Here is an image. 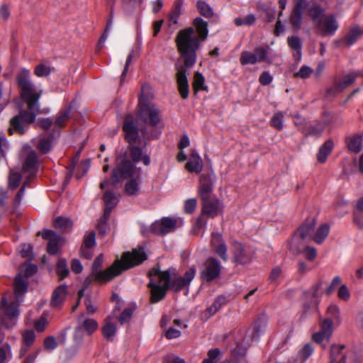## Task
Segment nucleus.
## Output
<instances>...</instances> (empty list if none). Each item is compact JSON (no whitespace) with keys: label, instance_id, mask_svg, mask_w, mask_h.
Masks as SVG:
<instances>
[{"label":"nucleus","instance_id":"obj_1","mask_svg":"<svg viewBox=\"0 0 363 363\" xmlns=\"http://www.w3.org/2000/svg\"><path fill=\"white\" fill-rule=\"evenodd\" d=\"M147 259L143 248H135L131 252H125L121 259H116L106 270L101 271L104 262L103 254L99 255L94 259L91 267V277L99 282L106 283L120 275L123 271L140 265Z\"/></svg>","mask_w":363,"mask_h":363},{"label":"nucleus","instance_id":"obj_2","mask_svg":"<svg viewBox=\"0 0 363 363\" xmlns=\"http://www.w3.org/2000/svg\"><path fill=\"white\" fill-rule=\"evenodd\" d=\"M16 81L21 98L28 107V110H22L18 115L24 123H32L36 118L35 112L40 109L39 99L43 90L35 86L31 80L30 72L26 68L21 69L16 74Z\"/></svg>","mask_w":363,"mask_h":363},{"label":"nucleus","instance_id":"obj_3","mask_svg":"<svg viewBox=\"0 0 363 363\" xmlns=\"http://www.w3.org/2000/svg\"><path fill=\"white\" fill-rule=\"evenodd\" d=\"M122 129L125 133L124 139L128 143L131 161L134 164L143 162L145 166H149L151 162L150 156L143 152V147L147 146V141L145 138L140 136L139 130L135 125L133 115L125 116Z\"/></svg>","mask_w":363,"mask_h":363},{"label":"nucleus","instance_id":"obj_4","mask_svg":"<svg viewBox=\"0 0 363 363\" xmlns=\"http://www.w3.org/2000/svg\"><path fill=\"white\" fill-rule=\"evenodd\" d=\"M174 42L179 57L183 61V65L179 66L192 67L196 62L197 52L202 43L196 38L194 28L188 27L180 30L175 37Z\"/></svg>","mask_w":363,"mask_h":363},{"label":"nucleus","instance_id":"obj_5","mask_svg":"<svg viewBox=\"0 0 363 363\" xmlns=\"http://www.w3.org/2000/svg\"><path fill=\"white\" fill-rule=\"evenodd\" d=\"M150 281L147 287L150 291V302L156 303L163 300L169 290L167 286L168 276H162V270L159 268H152L148 272Z\"/></svg>","mask_w":363,"mask_h":363},{"label":"nucleus","instance_id":"obj_6","mask_svg":"<svg viewBox=\"0 0 363 363\" xmlns=\"http://www.w3.org/2000/svg\"><path fill=\"white\" fill-rule=\"evenodd\" d=\"M138 107V115L142 121L152 127L157 126L161 121L160 111L143 93L140 96Z\"/></svg>","mask_w":363,"mask_h":363},{"label":"nucleus","instance_id":"obj_7","mask_svg":"<svg viewBox=\"0 0 363 363\" xmlns=\"http://www.w3.org/2000/svg\"><path fill=\"white\" fill-rule=\"evenodd\" d=\"M196 274V269L194 266L191 267L186 270L184 276H180L177 272L172 274L169 270L162 271V276L167 274L168 276L167 286L169 289L174 292L186 290V294L189 291L190 284L194 279Z\"/></svg>","mask_w":363,"mask_h":363},{"label":"nucleus","instance_id":"obj_8","mask_svg":"<svg viewBox=\"0 0 363 363\" xmlns=\"http://www.w3.org/2000/svg\"><path fill=\"white\" fill-rule=\"evenodd\" d=\"M19 302L9 303L5 297H3L0 303V324L6 328L13 327L16 323V319L19 315Z\"/></svg>","mask_w":363,"mask_h":363},{"label":"nucleus","instance_id":"obj_9","mask_svg":"<svg viewBox=\"0 0 363 363\" xmlns=\"http://www.w3.org/2000/svg\"><path fill=\"white\" fill-rule=\"evenodd\" d=\"M137 169L136 165L125 156H120L116 160V166L112 170L111 184L115 185L120 182V179L133 177Z\"/></svg>","mask_w":363,"mask_h":363},{"label":"nucleus","instance_id":"obj_10","mask_svg":"<svg viewBox=\"0 0 363 363\" xmlns=\"http://www.w3.org/2000/svg\"><path fill=\"white\" fill-rule=\"evenodd\" d=\"M268 48L263 46L257 47L254 52L242 51L240 57V62L241 65H255L258 62H265L271 65L272 61L269 57Z\"/></svg>","mask_w":363,"mask_h":363},{"label":"nucleus","instance_id":"obj_11","mask_svg":"<svg viewBox=\"0 0 363 363\" xmlns=\"http://www.w3.org/2000/svg\"><path fill=\"white\" fill-rule=\"evenodd\" d=\"M221 268L220 262L215 257H210L203 264L200 279L207 283L212 282L220 277Z\"/></svg>","mask_w":363,"mask_h":363},{"label":"nucleus","instance_id":"obj_12","mask_svg":"<svg viewBox=\"0 0 363 363\" xmlns=\"http://www.w3.org/2000/svg\"><path fill=\"white\" fill-rule=\"evenodd\" d=\"M200 198L202 201L201 213L203 216L213 218L223 213V203L216 196H208L206 199Z\"/></svg>","mask_w":363,"mask_h":363},{"label":"nucleus","instance_id":"obj_13","mask_svg":"<svg viewBox=\"0 0 363 363\" xmlns=\"http://www.w3.org/2000/svg\"><path fill=\"white\" fill-rule=\"evenodd\" d=\"M254 256L253 250L240 242L233 243V262L236 264L245 265L251 262Z\"/></svg>","mask_w":363,"mask_h":363},{"label":"nucleus","instance_id":"obj_14","mask_svg":"<svg viewBox=\"0 0 363 363\" xmlns=\"http://www.w3.org/2000/svg\"><path fill=\"white\" fill-rule=\"evenodd\" d=\"M216 177L213 171L203 173L199 177V194L200 197L211 196Z\"/></svg>","mask_w":363,"mask_h":363},{"label":"nucleus","instance_id":"obj_15","mask_svg":"<svg viewBox=\"0 0 363 363\" xmlns=\"http://www.w3.org/2000/svg\"><path fill=\"white\" fill-rule=\"evenodd\" d=\"M308 1L307 0H295V4L289 17V21L292 27L296 31L301 28L303 10L308 8Z\"/></svg>","mask_w":363,"mask_h":363},{"label":"nucleus","instance_id":"obj_16","mask_svg":"<svg viewBox=\"0 0 363 363\" xmlns=\"http://www.w3.org/2000/svg\"><path fill=\"white\" fill-rule=\"evenodd\" d=\"M177 223V220L173 218L164 217L151 225L150 231L155 235H164L175 230Z\"/></svg>","mask_w":363,"mask_h":363},{"label":"nucleus","instance_id":"obj_17","mask_svg":"<svg viewBox=\"0 0 363 363\" xmlns=\"http://www.w3.org/2000/svg\"><path fill=\"white\" fill-rule=\"evenodd\" d=\"M189 67L185 66H179V64L175 65V69L177 71L176 78L178 86V91L182 99H186L189 96V86L187 79L188 69Z\"/></svg>","mask_w":363,"mask_h":363},{"label":"nucleus","instance_id":"obj_18","mask_svg":"<svg viewBox=\"0 0 363 363\" xmlns=\"http://www.w3.org/2000/svg\"><path fill=\"white\" fill-rule=\"evenodd\" d=\"M38 235H41L45 240H48L47 251L50 255H55L59 250L60 244L62 241V237L56 232L52 230H45L43 232H38Z\"/></svg>","mask_w":363,"mask_h":363},{"label":"nucleus","instance_id":"obj_19","mask_svg":"<svg viewBox=\"0 0 363 363\" xmlns=\"http://www.w3.org/2000/svg\"><path fill=\"white\" fill-rule=\"evenodd\" d=\"M22 170L30 174V177H36L38 171V157L34 150H29L23 158Z\"/></svg>","mask_w":363,"mask_h":363},{"label":"nucleus","instance_id":"obj_20","mask_svg":"<svg viewBox=\"0 0 363 363\" xmlns=\"http://www.w3.org/2000/svg\"><path fill=\"white\" fill-rule=\"evenodd\" d=\"M358 76L354 72H351L345 76L342 79H335L332 87L327 90L328 95L336 94L343 91L347 87L353 84Z\"/></svg>","mask_w":363,"mask_h":363},{"label":"nucleus","instance_id":"obj_21","mask_svg":"<svg viewBox=\"0 0 363 363\" xmlns=\"http://www.w3.org/2000/svg\"><path fill=\"white\" fill-rule=\"evenodd\" d=\"M352 354L345 345H333L330 348L329 363H345L347 357Z\"/></svg>","mask_w":363,"mask_h":363},{"label":"nucleus","instance_id":"obj_22","mask_svg":"<svg viewBox=\"0 0 363 363\" xmlns=\"http://www.w3.org/2000/svg\"><path fill=\"white\" fill-rule=\"evenodd\" d=\"M316 29L323 36L333 35L338 29V24L335 16H325L321 21V26H316Z\"/></svg>","mask_w":363,"mask_h":363},{"label":"nucleus","instance_id":"obj_23","mask_svg":"<svg viewBox=\"0 0 363 363\" xmlns=\"http://www.w3.org/2000/svg\"><path fill=\"white\" fill-rule=\"evenodd\" d=\"M316 225L315 218H308L305 220L302 225L297 229L294 234V242L297 240L298 237L301 239L305 240L310 237L311 233L314 232Z\"/></svg>","mask_w":363,"mask_h":363},{"label":"nucleus","instance_id":"obj_24","mask_svg":"<svg viewBox=\"0 0 363 363\" xmlns=\"http://www.w3.org/2000/svg\"><path fill=\"white\" fill-rule=\"evenodd\" d=\"M208 22L201 17H196L192 22L191 28H194V35L201 43L204 42L208 35Z\"/></svg>","mask_w":363,"mask_h":363},{"label":"nucleus","instance_id":"obj_25","mask_svg":"<svg viewBox=\"0 0 363 363\" xmlns=\"http://www.w3.org/2000/svg\"><path fill=\"white\" fill-rule=\"evenodd\" d=\"M67 286L62 284L56 287L52 294L50 306L54 308H60L67 296Z\"/></svg>","mask_w":363,"mask_h":363},{"label":"nucleus","instance_id":"obj_26","mask_svg":"<svg viewBox=\"0 0 363 363\" xmlns=\"http://www.w3.org/2000/svg\"><path fill=\"white\" fill-rule=\"evenodd\" d=\"M308 14L316 26H321L325 9L318 4H314L308 8Z\"/></svg>","mask_w":363,"mask_h":363},{"label":"nucleus","instance_id":"obj_27","mask_svg":"<svg viewBox=\"0 0 363 363\" xmlns=\"http://www.w3.org/2000/svg\"><path fill=\"white\" fill-rule=\"evenodd\" d=\"M363 35V30L358 26L352 28L345 37L340 41L347 47L352 45Z\"/></svg>","mask_w":363,"mask_h":363},{"label":"nucleus","instance_id":"obj_28","mask_svg":"<svg viewBox=\"0 0 363 363\" xmlns=\"http://www.w3.org/2000/svg\"><path fill=\"white\" fill-rule=\"evenodd\" d=\"M60 130H54L48 137H44L39 140L37 147L43 153L46 154L49 152L52 148V142L55 135H59Z\"/></svg>","mask_w":363,"mask_h":363},{"label":"nucleus","instance_id":"obj_29","mask_svg":"<svg viewBox=\"0 0 363 363\" xmlns=\"http://www.w3.org/2000/svg\"><path fill=\"white\" fill-rule=\"evenodd\" d=\"M185 167L190 172H201L203 168V162L201 157L197 153L192 152L191 157L186 164Z\"/></svg>","mask_w":363,"mask_h":363},{"label":"nucleus","instance_id":"obj_30","mask_svg":"<svg viewBox=\"0 0 363 363\" xmlns=\"http://www.w3.org/2000/svg\"><path fill=\"white\" fill-rule=\"evenodd\" d=\"M103 199L105 203L104 213L107 216L111 214L113 208L117 205L118 200L113 192L109 190L104 192Z\"/></svg>","mask_w":363,"mask_h":363},{"label":"nucleus","instance_id":"obj_31","mask_svg":"<svg viewBox=\"0 0 363 363\" xmlns=\"http://www.w3.org/2000/svg\"><path fill=\"white\" fill-rule=\"evenodd\" d=\"M265 326L264 322L260 318H258L254 322L252 328L247 331V333L249 334L252 340L257 341L260 335L264 333Z\"/></svg>","mask_w":363,"mask_h":363},{"label":"nucleus","instance_id":"obj_32","mask_svg":"<svg viewBox=\"0 0 363 363\" xmlns=\"http://www.w3.org/2000/svg\"><path fill=\"white\" fill-rule=\"evenodd\" d=\"M334 147L333 141L331 139L326 140L319 148L317 154V160L320 163H324L328 156L331 153Z\"/></svg>","mask_w":363,"mask_h":363},{"label":"nucleus","instance_id":"obj_33","mask_svg":"<svg viewBox=\"0 0 363 363\" xmlns=\"http://www.w3.org/2000/svg\"><path fill=\"white\" fill-rule=\"evenodd\" d=\"M28 283L20 276H17L14 281V294L18 301H21L22 296L27 291Z\"/></svg>","mask_w":363,"mask_h":363},{"label":"nucleus","instance_id":"obj_34","mask_svg":"<svg viewBox=\"0 0 363 363\" xmlns=\"http://www.w3.org/2000/svg\"><path fill=\"white\" fill-rule=\"evenodd\" d=\"M24 123L18 115L13 117L10 121V127L9 128V133L13 135V133H17L19 135H23L25 133Z\"/></svg>","mask_w":363,"mask_h":363},{"label":"nucleus","instance_id":"obj_35","mask_svg":"<svg viewBox=\"0 0 363 363\" xmlns=\"http://www.w3.org/2000/svg\"><path fill=\"white\" fill-rule=\"evenodd\" d=\"M346 143L350 151L358 153L362 150V136L354 135L346 139Z\"/></svg>","mask_w":363,"mask_h":363},{"label":"nucleus","instance_id":"obj_36","mask_svg":"<svg viewBox=\"0 0 363 363\" xmlns=\"http://www.w3.org/2000/svg\"><path fill=\"white\" fill-rule=\"evenodd\" d=\"M330 232V226L325 223L321 225L313 237V241L317 244H321L328 237Z\"/></svg>","mask_w":363,"mask_h":363},{"label":"nucleus","instance_id":"obj_37","mask_svg":"<svg viewBox=\"0 0 363 363\" xmlns=\"http://www.w3.org/2000/svg\"><path fill=\"white\" fill-rule=\"evenodd\" d=\"M184 1L182 0H176L174 3L173 9L169 15V21L171 23L177 24L178 19L182 14Z\"/></svg>","mask_w":363,"mask_h":363},{"label":"nucleus","instance_id":"obj_38","mask_svg":"<svg viewBox=\"0 0 363 363\" xmlns=\"http://www.w3.org/2000/svg\"><path fill=\"white\" fill-rule=\"evenodd\" d=\"M330 123V119H325L324 122L318 121L315 124L310 125L307 135L320 136L323 132L325 126Z\"/></svg>","mask_w":363,"mask_h":363},{"label":"nucleus","instance_id":"obj_39","mask_svg":"<svg viewBox=\"0 0 363 363\" xmlns=\"http://www.w3.org/2000/svg\"><path fill=\"white\" fill-rule=\"evenodd\" d=\"M73 223L69 218L58 216L54 220V227L62 230L69 231Z\"/></svg>","mask_w":363,"mask_h":363},{"label":"nucleus","instance_id":"obj_40","mask_svg":"<svg viewBox=\"0 0 363 363\" xmlns=\"http://www.w3.org/2000/svg\"><path fill=\"white\" fill-rule=\"evenodd\" d=\"M72 106H69L66 109L62 110L59 112L58 116L55 121V126L57 128V130H59L60 128L63 127L66 121L69 118Z\"/></svg>","mask_w":363,"mask_h":363},{"label":"nucleus","instance_id":"obj_41","mask_svg":"<svg viewBox=\"0 0 363 363\" xmlns=\"http://www.w3.org/2000/svg\"><path fill=\"white\" fill-rule=\"evenodd\" d=\"M289 47L296 52L298 58L301 56L302 43L299 37L296 35L289 36L287 38Z\"/></svg>","mask_w":363,"mask_h":363},{"label":"nucleus","instance_id":"obj_42","mask_svg":"<svg viewBox=\"0 0 363 363\" xmlns=\"http://www.w3.org/2000/svg\"><path fill=\"white\" fill-rule=\"evenodd\" d=\"M196 8L199 13L205 18H211L214 14L213 9L204 1L199 0L196 3Z\"/></svg>","mask_w":363,"mask_h":363},{"label":"nucleus","instance_id":"obj_43","mask_svg":"<svg viewBox=\"0 0 363 363\" xmlns=\"http://www.w3.org/2000/svg\"><path fill=\"white\" fill-rule=\"evenodd\" d=\"M21 179L22 176L20 172L11 169L8 179L9 188L12 190L16 189L19 186Z\"/></svg>","mask_w":363,"mask_h":363},{"label":"nucleus","instance_id":"obj_44","mask_svg":"<svg viewBox=\"0 0 363 363\" xmlns=\"http://www.w3.org/2000/svg\"><path fill=\"white\" fill-rule=\"evenodd\" d=\"M56 273L60 277V280L64 279L69 275V270L67 267V261L65 259L60 258L57 262Z\"/></svg>","mask_w":363,"mask_h":363},{"label":"nucleus","instance_id":"obj_45","mask_svg":"<svg viewBox=\"0 0 363 363\" xmlns=\"http://www.w3.org/2000/svg\"><path fill=\"white\" fill-rule=\"evenodd\" d=\"M111 214H106L104 213L102 217L100 218L98 224H97V230L99 235L101 236H104L106 235L107 230L109 228L108 225V220Z\"/></svg>","mask_w":363,"mask_h":363},{"label":"nucleus","instance_id":"obj_46","mask_svg":"<svg viewBox=\"0 0 363 363\" xmlns=\"http://www.w3.org/2000/svg\"><path fill=\"white\" fill-rule=\"evenodd\" d=\"M269 124L278 130H282L284 128V113L281 111L275 113L272 117Z\"/></svg>","mask_w":363,"mask_h":363},{"label":"nucleus","instance_id":"obj_47","mask_svg":"<svg viewBox=\"0 0 363 363\" xmlns=\"http://www.w3.org/2000/svg\"><path fill=\"white\" fill-rule=\"evenodd\" d=\"M205 78L203 74L199 72H196L194 74V82H193V89L195 92L199 91V90H207V86L204 85Z\"/></svg>","mask_w":363,"mask_h":363},{"label":"nucleus","instance_id":"obj_48","mask_svg":"<svg viewBox=\"0 0 363 363\" xmlns=\"http://www.w3.org/2000/svg\"><path fill=\"white\" fill-rule=\"evenodd\" d=\"M116 326L112 323H107L102 328L104 336L110 340H113L116 334Z\"/></svg>","mask_w":363,"mask_h":363},{"label":"nucleus","instance_id":"obj_49","mask_svg":"<svg viewBox=\"0 0 363 363\" xmlns=\"http://www.w3.org/2000/svg\"><path fill=\"white\" fill-rule=\"evenodd\" d=\"M140 187L136 179L128 181L125 186V193L130 196L137 195L139 192Z\"/></svg>","mask_w":363,"mask_h":363},{"label":"nucleus","instance_id":"obj_50","mask_svg":"<svg viewBox=\"0 0 363 363\" xmlns=\"http://www.w3.org/2000/svg\"><path fill=\"white\" fill-rule=\"evenodd\" d=\"M304 240L297 238V240L294 242V235L292 238L291 244H290V250L294 254H300L304 251L305 245L303 244V241Z\"/></svg>","mask_w":363,"mask_h":363},{"label":"nucleus","instance_id":"obj_51","mask_svg":"<svg viewBox=\"0 0 363 363\" xmlns=\"http://www.w3.org/2000/svg\"><path fill=\"white\" fill-rule=\"evenodd\" d=\"M54 67L47 66L44 64H39L34 69V74L38 77H44L50 75Z\"/></svg>","mask_w":363,"mask_h":363},{"label":"nucleus","instance_id":"obj_52","mask_svg":"<svg viewBox=\"0 0 363 363\" xmlns=\"http://www.w3.org/2000/svg\"><path fill=\"white\" fill-rule=\"evenodd\" d=\"M11 356V346L8 342H5L0 346V363H5Z\"/></svg>","mask_w":363,"mask_h":363},{"label":"nucleus","instance_id":"obj_53","mask_svg":"<svg viewBox=\"0 0 363 363\" xmlns=\"http://www.w3.org/2000/svg\"><path fill=\"white\" fill-rule=\"evenodd\" d=\"M313 352V347L311 343H308L298 352V358L305 362Z\"/></svg>","mask_w":363,"mask_h":363},{"label":"nucleus","instance_id":"obj_54","mask_svg":"<svg viewBox=\"0 0 363 363\" xmlns=\"http://www.w3.org/2000/svg\"><path fill=\"white\" fill-rule=\"evenodd\" d=\"M4 84L0 82V113L6 108L10 101V92L4 93Z\"/></svg>","mask_w":363,"mask_h":363},{"label":"nucleus","instance_id":"obj_55","mask_svg":"<svg viewBox=\"0 0 363 363\" xmlns=\"http://www.w3.org/2000/svg\"><path fill=\"white\" fill-rule=\"evenodd\" d=\"M113 9H111V11H110L109 18L107 20V23H106V26L104 33L101 35V37L100 38V39L99 40V43H98L99 47H101L102 44L106 40L108 32L111 29L112 23H113Z\"/></svg>","mask_w":363,"mask_h":363},{"label":"nucleus","instance_id":"obj_56","mask_svg":"<svg viewBox=\"0 0 363 363\" xmlns=\"http://www.w3.org/2000/svg\"><path fill=\"white\" fill-rule=\"evenodd\" d=\"M83 328L91 335L98 328V323L94 319L87 318L83 323Z\"/></svg>","mask_w":363,"mask_h":363},{"label":"nucleus","instance_id":"obj_57","mask_svg":"<svg viewBox=\"0 0 363 363\" xmlns=\"http://www.w3.org/2000/svg\"><path fill=\"white\" fill-rule=\"evenodd\" d=\"M140 0H122V6L124 11L127 13H132L137 7Z\"/></svg>","mask_w":363,"mask_h":363},{"label":"nucleus","instance_id":"obj_58","mask_svg":"<svg viewBox=\"0 0 363 363\" xmlns=\"http://www.w3.org/2000/svg\"><path fill=\"white\" fill-rule=\"evenodd\" d=\"M259 8L264 13L267 18V21L268 22H272L275 19L276 11L274 8H272L268 5H262L259 6Z\"/></svg>","mask_w":363,"mask_h":363},{"label":"nucleus","instance_id":"obj_59","mask_svg":"<svg viewBox=\"0 0 363 363\" xmlns=\"http://www.w3.org/2000/svg\"><path fill=\"white\" fill-rule=\"evenodd\" d=\"M22 337L23 344L27 347H30L35 340V334L32 330H26L23 333Z\"/></svg>","mask_w":363,"mask_h":363},{"label":"nucleus","instance_id":"obj_60","mask_svg":"<svg viewBox=\"0 0 363 363\" xmlns=\"http://www.w3.org/2000/svg\"><path fill=\"white\" fill-rule=\"evenodd\" d=\"M96 243V233L94 231H91L88 235L84 238V245L86 248L90 249L95 245Z\"/></svg>","mask_w":363,"mask_h":363},{"label":"nucleus","instance_id":"obj_61","mask_svg":"<svg viewBox=\"0 0 363 363\" xmlns=\"http://www.w3.org/2000/svg\"><path fill=\"white\" fill-rule=\"evenodd\" d=\"M133 310L131 308H126L123 310L119 317V322L121 325L125 324L131 319Z\"/></svg>","mask_w":363,"mask_h":363},{"label":"nucleus","instance_id":"obj_62","mask_svg":"<svg viewBox=\"0 0 363 363\" xmlns=\"http://www.w3.org/2000/svg\"><path fill=\"white\" fill-rule=\"evenodd\" d=\"M333 320L330 318H326L321 324V329L320 331L330 337L332 333Z\"/></svg>","mask_w":363,"mask_h":363},{"label":"nucleus","instance_id":"obj_63","mask_svg":"<svg viewBox=\"0 0 363 363\" xmlns=\"http://www.w3.org/2000/svg\"><path fill=\"white\" fill-rule=\"evenodd\" d=\"M216 253L224 261L228 259L227 246L225 243L220 244V245L213 247Z\"/></svg>","mask_w":363,"mask_h":363},{"label":"nucleus","instance_id":"obj_64","mask_svg":"<svg viewBox=\"0 0 363 363\" xmlns=\"http://www.w3.org/2000/svg\"><path fill=\"white\" fill-rule=\"evenodd\" d=\"M312 69L306 65H303L301 67L299 71L295 74L296 77H300L301 79L308 78L312 74Z\"/></svg>","mask_w":363,"mask_h":363}]
</instances>
